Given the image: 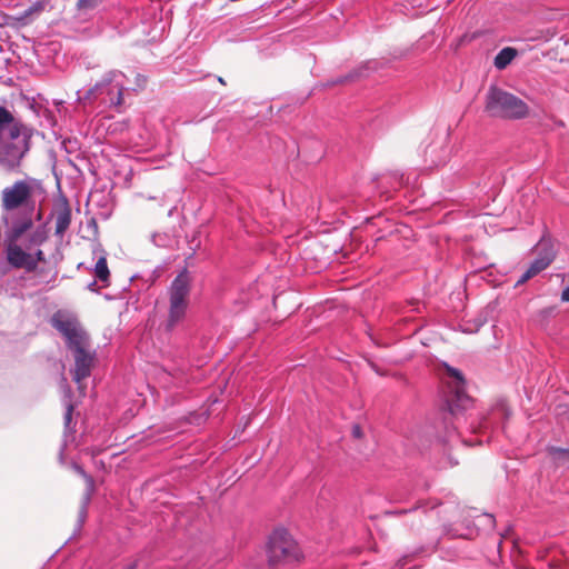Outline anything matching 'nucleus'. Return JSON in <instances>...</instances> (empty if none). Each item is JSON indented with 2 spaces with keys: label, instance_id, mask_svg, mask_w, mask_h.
I'll list each match as a JSON object with an SVG mask.
<instances>
[{
  "label": "nucleus",
  "instance_id": "obj_1",
  "mask_svg": "<svg viewBox=\"0 0 569 569\" xmlns=\"http://www.w3.org/2000/svg\"><path fill=\"white\" fill-rule=\"evenodd\" d=\"M4 236L8 241L7 259L14 268L33 271L44 261L40 246L47 240L48 221L42 216H4Z\"/></svg>",
  "mask_w": 569,
  "mask_h": 569
},
{
  "label": "nucleus",
  "instance_id": "obj_2",
  "mask_svg": "<svg viewBox=\"0 0 569 569\" xmlns=\"http://www.w3.org/2000/svg\"><path fill=\"white\" fill-rule=\"evenodd\" d=\"M46 198L47 192L42 182L27 177L3 188L1 206L6 211L41 213Z\"/></svg>",
  "mask_w": 569,
  "mask_h": 569
},
{
  "label": "nucleus",
  "instance_id": "obj_3",
  "mask_svg": "<svg viewBox=\"0 0 569 569\" xmlns=\"http://www.w3.org/2000/svg\"><path fill=\"white\" fill-rule=\"evenodd\" d=\"M485 110L491 117L503 119H522L529 114L523 100L495 86L486 94Z\"/></svg>",
  "mask_w": 569,
  "mask_h": 569
},
{
  "label": "nucleus",
  "instance_id": "obj_4",
  "mask_svg": "<svg viewBox=\"0 0 569 569\" xmlns=\"http://www.w3.org/2000/svg\"><path fill=\"white\" fill-rule=\"evenodd\" d=\"M29 140L30 133L22 124L4 132L0 137V163L9 170L17 169L29 150Z\"/></svg>",
  "mask_w": 569,
  "mask_h": 569
},
{
  "label": "nucleus",
  "instance_id": "obj_5",
  "mask_svg": "<svg viewBox=\"0 0 569 569\" xmlns=\"http://www.w3.org/2000/svg\"><path fill=\"white\" fill-rule=\"evenodd\" d=\"M191 276L187 269H183L171 282L169 287V316L168 327L173 328L181 321L189 306V295L191 290Z\"/></svg>",
  "mask_w": 569,
  "mask_h": 569
},
{
  "label": "nucleus",
  "instance_id": "obj_6",
  "mask_svg": "<svg viewBox=\"0 0 569 569\" xmlns=\"http://www.w3.org/2000/svg\"><path fill=\"white\" fill-rule=\"evenodd\" d=\"M267 553L271 565L295 562L301 557L297 542L286 529H276L272 532Z\"/></svg>",
  "mask_w": 569,
  "mask_h": 569
},
{
  "label": "nucleus",
  "instance_id": "obj_7",
  "mask_svg": "<svg viewBox=\"0 0 569 569\" xmlns=\"http://www.w3.org/2000/svg\"><path fill=\"white\" fill-rule=\"evenodd\" d=\"M68 349L72 352L74 359V367L71 370L73 381L78 385L79 391L84 395L82 380L91 375L96 362V351L91 350L89 339L77 342Z\"/></svg>",
  "mask_w": 569,
  "mask_h": 569
},
{
  "label": "nucleus",
  "instance_id": "obj_8",
  "mask_svg": "<svg viewBox=\"0 0 569 569\" xmlns=\"http://www.w3.org/2000/svg\"><path fill=\"white\" fill-rule=\"evenodd\" d=\"M537 257L530 263L529 268L517 280L516 287L526 283L531 278L546 270L555 260L557 251L553 241L548 237H542L535 247Z\"/></svg>",
  "mask_w": 569,
  "mask_h": 569
},
{
  "label": "nucleus",
  "instance_id": "obj_9",
  "mask_svg": "<svg viewBox=\"0 0 569 569\" xmlns=\"http://www.w3.org/2000/svg\"><path fill=\"white\" fill-rule=\"evenodd\" d=\"M446 369L449 379V389L452 393V396L447 399L448 415L450 417H456L459 410L468 407L471 399L465 392V379L462 373L449 366H446Z\"/></svg>",
  "mask_w": 569,
  "mask_h": 569
},
{
  "label": "nucleus",
  "instance_id": "obj_10",
  "mask_svg": "<svg viewBox=\"0 0 569 569\" xmlns=\"http://www.w3.org/2000/svg\"><path fill=\"white\" fill-rule=\"evenodd\" d=\"M51 322L52 326L66 338L68 348L77 345V342L89 339L88 335L74 320L69 319L61 313H56L52 317Z\"/></svg>",
  "mask_w": 569,
  "mask_h": 569
},
{
  "label": "nucleus",
  "instance_id": "obj_11",
  "mask_svg": "<svg viewBox=\"0 0 569 569\" xmlns=\"http://www.w3.org/2000/svg\"><path fill=\"white\" fill-rule=\"evenodd\" d=\"M510 411L506 402H498L488 417H483L477 427L472 426V432L486 433L488 429L499 428L509 418Z\"/></svg>",
  "mask_w": 569,
  "mask_h": 569
},
{
  "label": "nucleus",
  "instance_id": "obj_12",
  "mask_svg": "<svg viewBox=\"0 0 569 569\" xmlns=\"http://www.w3.org/2000/svg\"><path fill=\"white\" fill-rule=\"evenodd\" d=\"M94 276L96 279L102 283V288L109 286L110 280V271L107 264V259L104 256L100 257L94 266Z\"/></svg>",
  "mask_w": 569,
  "mask_h": 569
},
{
  "label": "nucleus",
  "instance_id": "obj_13",
  "mask_svg": "<svg viewBox=\"0 0 569 569\" xmlns=\"http://www.w3.org/2000/svg\"><path fill=\"white\" fill-rule=\"evenodd\" d=\"M122 74L120 72L111 71L101 80L100 83L96 86V90H99L102 87L109 86L112 82H116L114 89L118 91V102L121 100L122 91H123V83L120 82L118 79L121 78Z\"/></svg>",
  "mask_w": 569,
  "mask_h": 569
},
{
  "label": "nucleus",
  "instance_id": "obj_14",
  "mask_svg": "<svg viewBox=\"0 0 569 569\" xmlns=\"http://www.w3.org/2000/svg\"><path fill=\"white\" fill-rule=\"evenodd\" d=\"M517 56V50L510 47L503 48L495 58V67L505 69Z\"/></svg>",
  "mask_w": 569,
  "mask_h": 569
},
{
  "label": "nucleus",
  "instance_id": "obj_15",
  "mask_svg": "<svg viewBox=\"0 0 569 569\" xmlns=\"http://www.w3.org/2000/svg\"><path fill=\"white\" fill-rule=\"evenodd\" d=\"M18 126H20V123L13 119L11 113L7 109L0 107V137H2L4 132L10 131L12 128H17Z\"/></svg>",
  "mask_w": 569,
  "mask_h": 569
},
{
  "label": "nucleus",
  "instance_id": "obj_16",
  "mask_svg": "<svg viewBox=\"0 0 569 569\" xmlns=\"http://www.w3.org/2000/svg\"><path fill=\"white\" fill-rule=\"evenodd\" d=\"M61 383L64 392V405H66V412H64V425L68 428L71 419H72V411H73V405L70 401L71 397V389L67 383V379L64 377L61 378Z\"/></svg>",
  "mask_w": 569,
  "mask_h": 569
},
{
  "label": "nucleus",
  "instance_id": "obj_17",
  "mask_svg": "<svg viewBox=\"0 0 569 569\" xmlns=\"http://www.w3.org/2000/svg\"><path fill=\"white\" fill-rule=\"evenodd\" d=\"M73 468L87 481V485H88V492H87V497H86V503H87L90 499L91 492L93 491L94 481H93L92 477L87 475V472L83 470L82 467L74 465Z\"/></svg>",
  "mask_w": 569,
  "mask_h": 569
},
{
  "label": "nucleus",
  "instance_id": "obj_18",
  "mask_svg": "<svg viewBox=\"0 0 569 569\" xmlns=\"http://www.w3.org/2000/svg\"><path fill=\"white\" fill-rule=\"evenodd\" d=\"M71 216H58L56 223V234L62 236L63 232L69 228L71 222Z\"/></svg>",
  "mask_w": 569,
  "mask_h": 569
},
{
  "label": "nucleus",
  "instance_id": "obj_19",
  "mask_svg": "<svg viewBox=\"0 0 569 569\" xmlns=\"http://www.w3.org/2000/svg\"><path fill=\"white\" fill-rule=\"evenodd\" d=\"M99 0H79L78 6L83 9L93 8Z\"/></svg>",
  "mask_w": 569,
  "mask_h": 569
},
{
  "label": "nucleus",
  "instance_id": "obj_20",
  "mask_svg": "<svg viewBox=\"0 0 569 569\" xmlns=\"http://www.w3.org/2000/svg\"><path fill=\"white\" fill-rule=\"evenodd\" d=\"M561 301L569 302V286L562 290Z\"/></svg>",
  "mask_w": 569,
  "mask_h": 569
},
{
  "label": "nucleus",
  "instance_id": "obj_21",
  "mask_svg": "<svg viewBox=\"0 0 569 569\" xmlns=\"http://www.w3.org/2000/svg\"><path fill=\"white\" fill-rule=\"evenodd\" d=\"M352 435L353 437L356 438H360L362 432H361V428L359 426H353L352 428Z\"/></svg>",
  "mask_w": 569,
  "mask_h": 569
},
{
  "label": "nucleus",
  "instance_id": "obj_22",
  "mask_svg": "<svg viewBox=\"0 0 569 569\" xmlns=\"http://www.w3.org/2000/svg\"><path fill=\"white\" fill-rule=\"evenodd\" d=\"M560 452H561V453H565V452H567V450L559 449V448H552V449H551V453H552V455L560 453ZM568 453H569V450H568Z\"/></svg>",
  "mask_w": 569,
  "mask_h": 569
},
{
  "label": "nucleus",
  "instance_id": "obj_23",
  "mask_svg": "<svg viewBox=\"0 0 569 569\" xmlns=\"http://www.w3.org/2000/svg\"><path fill=\"white\" fill-rule=\"evenodd\" d=\"M96 286H97V281H92L88 284V289L91 290V291H96Z\"/></svg>",
  "mask_w": 569,
  "mask_h": 569
},
{
  "label": "nucleus",
  "instance_id": "obj_24",
  "mask_svg": "<svg viewBox=\"0 0 569 569\" xmlns=\"http://www.w3.org/2000/svg\"><path fill=\"white\" fill-rule=\"evenodd\" d=\"M218 81H219L221 84H226L224 79H223V78H221V77H219V78H218Z\"/></svg>",
  "mask_w": 569,
  "mask_h": 569
},
{
  "label": "nucleus",
  "instance_id": "obj_25",
  "mask_svg": "<svg viewBox=\"0 0 569 569\" xmlns=\"http://www.w3.org/2000/svg\"><path fill=\"white\" fill-rule=\"evenodd\" d=\"M465 442H466L467 445H469V446H472V445H475V443H476V442H473V441H465Z\"/></svg>",
  "mask_w": 569,
  "mask_h": 569
},
{
  "label": "nucleus",
  "instance_id": "obj_26",
  "mask_svg": "<svg viewBox=\"0 0 569 569\" xmlns=\"http://www.w3.org/2000/svg\"><path fill=\"white\" fill-rule=\"evenodd\" d=\"M557 126L563 127V122L559 121V122H557Z\"/></svg>",
  "mask_w": 569,
  "mask_h": 569
},
{
  "label": "nucleus",
  "instance_id": "obj_27",
  "mask_svg": "<svg viewBox=\"0 0 569 569\" xmlns=\"http://www.w3.org/2000/svg\"><path fill=\"white\" fill-rule=\"evenodd\" d=\"M59 201H60L62 204H66L64 199H59Z\"/></svg>",
  "mask_w": 569,
  "mask_h": 569
},
{
  "label": "nucleus",
  "instance_id": "obj_28",
  "mask_svg": "<svg viewBox=\"0 0 569 569\" xmlns=\"http://www.w3.org/2000/svg\"><path fill=\"white\" fill-rule=\"evenodd\" d=\"M129 569H132V568H129Z\"/></svg>",
  "mask_w": 569,
  "mask_h": 569
}]
</instances>
